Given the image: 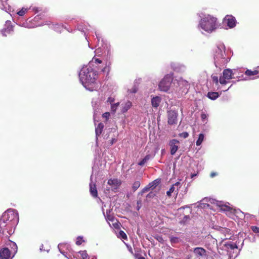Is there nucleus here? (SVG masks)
Masks as SVG:
<instances>
[{"mask_svg":"<svg viewBox=\"0 0 259 259\" xmlns=\"http://www.w3.org/2000/svg\"><path fill=\"white\" fill-rule=\"evenodd\" d=\"M103 214L104 215V217L108 216V214H111V211L110 210H106V214H105L104 212H103Z\"/></svg>","mask_w":259,"mask_h":259,"instance_id":"nucleus-45","label":"nucleus"},{"mask_svg":"<svg viewBox=\"0 0 259 259\" xmlns=\"http://www.w3.org/2000/svg\"><path fill=\"white\" fill-rule=\"evenodd\" d=\"M78 253L80 254L81 259H89V256L86 250L80 251Z\"/></svg>","mask_w":259,"mask_h":259,"instance_id":"nucleus-26","label":"nucleus"},{"mask_svg":"<svg viewBox=\"0 0 259 259\" xmlns=\"http://www.w3.org/2000/svg\"><path fill=\"white\" fill-rule=\"evenodd\" d=\"M13 31V26L11 24V21H6L5 27L1 30V33L2 35L6 37L8 35L12 34Z\"/></svg>","mask_w":259,"mask_h":259,"instance_id":"nucleus-10","label":"nucleus"},{"mask_svg":"<svg viewBox=\"0 0 259 259\" xmlns=\"http://www.w3.org/2000/svg\"><path fill=\"white\" fill-rule=\"evenodd\" d=\"M196 176V174H192L191 175V178H193Z\"/></svg>","mask_w":259,"mask_h":259,"instance_id":"nucleus-55","label":"nucleus"},{"mask_svg":"<svg viewBox=\"0 0 259 259\" xmlns=\"http://www.w3.org/2000/svg\"><path fill=\"white\" fill-rule=\"evenodd\" d=\"M105 218L110 226L111 225L110 222H111L115 228H117L119 227V225L116 220L112 214H108V216H105Z\"/></svg>","mask_w":259,"mask_h":259,"instance_id":"nucleus-19","label":"nucleus"},{"mask_svg":"<svg viewBox=\"0 0 259 259\" xmlns=\"http://www.w3.org/2000/svg\"><path fill=\"white\" fill-rule=\"evenodd\" d=\"M220 248H222V250L226 251L227 253L229 254V256L231 257H233V255L232 254V250L233 253L235 252V250L236 251L234 257L237 256L239 252V251H237L238 248L236 244L233 242L226 239L223 240L221 242L220 244Z\"/></svg>","mask_w":259,"mask_h":259,"instance_id":"nucleus-5","label":"nucleus"},{"mask_svg":"<svg viewBox=\"0 0 259 259\" xmlns=\"http://www.w3.org/2000/svg\"><path fill=\"white\" fill-rule=\"evenodd\" d=\"M138 163L140 165H141V166L145 164V163H142V162Z\"/></svg>","mask_w":259,"mask_h":259,"instance_id":"nucleus-57","label":"nucleus"},{"mask_svg":"<svg viewBox=\"0 0 259 259\" xmlns=\"http://www.w3.org/2000/svg\"><path fill=\"white\" fill-rule=\"evenodd\" d=\"M93 60H94V61L96 63L100 64L102 62V60L98 58H94Z\"/></svg>","mask_w":259,"mask_h":259,"instance_id":"nucleus-40","label":"nucleus"},{"mask_svg":"<svg viewBox=\"0 0 259 259\" xmlns=\"http://www.w3.org/2000/svg\"><path fill=\"white\" fill-rule=\"evenodd\" d=\"M102 71L103 72H104V71H105V67H104V68L102 70Z\"/></svg>","mask_w":259,"mask_h":259,"instance_id":"nucleus-60","label":"nucleus"},{"mask_svg":"<svg viewBox=\"0 0 259 259\" xmlns=\"http://www.w3.org/2000/svg\"><path fill=\"white\" fill-rule=\"evenodd\" d=\"M199 26L204 31L211 32L217 28V19L211 15H208L201 19Z\"/></svg>","mask_w":259,"mask_h":259,"instance_id":"nucleus-3","label":"nucleus"},{"mask_svg":"<svg viewBox=\"0 0 259 259\" xmlns=\"http://www.w3.org/2000/svg\"><path fill=\"white\" fill-rule=\"evenodd\" d=\"M182 186V184L179 182H176L175 184H173L170 188L168 191L166 192V195L168 197H170L171 196L172 193H174L176 195L178 194V190Z\"/></svg>","mask_w":259,"mask_h":259,"instance_id":"nucleus-12","label":"nucleus"},{"mask_svg":"<svg viewBox=\"0 0 259 259\" xmlns=\"http://www.w3.org/2000/svg\"><path fill=\"white\" fill-rule=\"evenodd\" d=\"M187 207H189V206L188 205H186L185 206L181 207L179 209L181 210V209H185V208H187Z\"/></svg>","mask_w":259,"mask_h":259,"instance_id":"nucleus-47","label":"nucleus"},{"mask_svg":"<svg viewBox=\"0 0 259 259\" xmlns=\"http://www.w3.org/2000/svg\"><path fill=\"white\" fill-rule=\"evenodd\" d=\"M219 96V94L218 92H209L207 93V97L212 100H215Z\"/></svg>","mask_w":259,"mask_h":259,"instance_id":"nucleus-23","label":"nucleus"},{"mask_svg":"<svg viewBox=\"0 0 259 259\" xmlns=\"http://www.w3.org/2000/svg\"><path fill=\"white\" fill-rule=\"evenodd\" d=\"M178 113L175 110H169L167 111V122L169 125L176 124L178 121Z\"/></svg>","mask_w":259,"mask_h":259,"instance_id":"nucleus-9","label":"nucleus"},{"mask_svg":"<svg viewBox=\"0 0 259 259\" xmlns=\"http://www.w3.org/2000/svg\"><path fill=\"white\" fill-rule=\"evenodd\" d=\"M138 91V87L134 85L131 89L128 90V92L129 93H136Z\"/></svg>","mask_w":259,"mask_h":259,"instance_id":"nucleus-33","label":"nucleus"},{"mask_svg":"<svg viewBox=\"0 0 259 259\" xmlns=\"http://www.w3.org/2000/svg\"><path fill=\"white\" fill-rule=\"evenodd\" d=\"M225 20L227 21V25L230 28H233L236 25V19L235 17L232 16L227 15L225 18Z\"/></svg>","mask_w":259,"mask_h":259,"instance_id":"nucleus-18","label":"nucleus"},{"mask_svg":"<svg viewBox=\"0 0 259 259\" xmlns=\"http://www.w3.org/2000/svg\"><path fill=\"white\" fill-rule=\"evenodd\" d=\"M119 235L120 237H121L123 239H125L127 238L126 234L122 231H120L119 232Z\"/></svg>","mask_w":259,"mask_h":259,"instance_id":"nucleus-39","label":"nucleus"},{"mask_svg":"<svg viewBox=\"0 0 259 259\" xmlns=\"http://www.w3.org/2000/svg\"><path fill=\"white\" fill-rule=\"evenodd\" d=\"M102 164L101 163H94V164L93 165L92 168H93V172L91 176H94V175H97L99 172V166H102Z\"/></svg>","mask_w":259,"mask_h":259,"instance_id":"nucleus-22","label":"nucleus"},{"mask_svg":"<svg viewBox=\"0 0 259 259\" xmlns=\"http://www.w3.org/2000/svg\"><path fill=\"white\" fill-rule=\"evenodd\" d=\"M58 248L60 252L64 256L67 257L66 254H67L68 251H70V245L67 243H60L58 245Z\"/></svg>","mask_w":259,"mask_h":259,"instance_id":"nucleus-15","label":"nucleus"},{"mask_svg":"<svg viewBox=\"0 0 259 259\" xmlns=\"http://www.w3.org/2000/svg\"><path fill=\"white\" fill-rule=\"evenodd\" d=\"M173 78L170 74L166 75L159 83V89L160 91L167 92L170 88Z\"/></svg>","mask_w":259,"mask_h":259,"instance_id":"nucleus-6","label":"nucleus"},{"mask_svg":"<svg viewBox=\"0 0 259 259\" xmlns=\"http://www.w3.org/2000/svg\"><path fill=\"white\" fill-rule=\"evenodd\" d=\"M173 169L174 170V172H176V163H173Z\"/></svg>","mask_w":259,"mask_h":259,"instance_id":"nucleus-50","label":"nucleus"},{"mask_svg":"<svg viewBox=\"0 0 259 259\" xmlns=\"http://www.w3.org/2000/svg\"><path fill=\"white\" fill-rule=\"evenodd\" d=\"M218 49L221 54L219 55V53L218 55H215V59L218 64L221 66L226 64L228 62V58L225 57V52L223 53L219 48Z\"/></svg>","mask_w":259,"mask_h":259,"instance_id":"nucleus-13","label":"nucleus"},{"mask_svg":"<svg viewBox=\"0 0 259 259\" xmlns=\"http://www.w3.org/2000/svg\"><path fill=\"white\" fill-rule=\"evenodd\" d=\"M218 205L221 207V209L224 211H228L230 209V207L229 206L223 204L222 202H220Z\"/></svg>","mask_w":259,"mask_h":259,"instance_id":"nucleus-30","label":"nucleus"},{"mask_svg":"<svg viewBox=\"0 0 259 259\" xmlns=\"http://www.w3.org/2000/svg\"><path fill=\"white\" fill-rule=\"evenodd\" d=\"M43 248H44V245L42 244V245H41V246L40 247V249H40V251H42V250H44Z\"/></svg>","mask_w":259,"mask_h":259,"instance_id":"nucleus-54","label":"nucleus"},{"mask_svg":"<svg viewBox=\"0 0 259 259\" xmlns=\"http://www.w3.org/2000/svg\"><path fill=\"white\" fill-rule=\"evenodd\" d=\"M159 149V148L158 147V146H157L156 148V150H158Z\"/></svg>","mask_w":259,"mask_h":259,"instance_id":"nucleus-61","label":"nucleus"},{"mask_svg":"<svg viewBox=\"0 0 259 259\" xmlns=\"http://www.w3.org/2000/svg\"><path fill=\"white\" fill-rule=\"evenodd\" d=\"M179 136L180 137H182L183 138H186L189 136V134H188V133H187L186 132H183L179 134Z\"/></svg>","mask_w":259,"mask_h":259,"instance_id":"nucleus-37","label":"nucleus"},{"mask_svg":"<svg viewBox=\"0 0 259 259\" xmlns=\"http://www.w3.org/2000/svg\"><path fill=\"white\" fill-rule=\"evenodd\" d=\"M150 156L149 155H146L141 162H145L146 161L148 160L150 158Z\"/></svg>","mask_w":259,"mask_h":259,"instance_id":"nucleus-43","label":"nucleus"},{"mask_svg":"<svg viewBox=\"0 0 259 259\" xmlns=\"http://www.w3.org/2000/svg\"><path fill=\"white\" fill-rule=\"evenodd\" d=\"M140 183L139 181H136V182H135L133 185V187H132V188L134 190V191H135L136 190H137L140 187Z\"/></svg>","mask_w":259,"mask_h":259,"instance_id":"nucleus-32","label":"nucleus"},{"mask_svg":"<svg viewBox=\"0 0 259 259\" xmlns=\"http://www.w3.org/2000/svg\"><path fill=\"white\" fill-rule=\"evenodd\" d=\"M138 259H145V258L143 256H140L139 257H138Z\"/></svg>","mask_w":259,"mask_h":259,"instance_id":"nucleus-58","label":"nucleus"},{"mask_svg":"<svg viewBox=\"0 0 259 259\" xmlns=\"http://www.w3.org/2000/svg\"><path fill=\"white\" fill-rule=\"evenodd\" d=\"M194 253L197 257L205 256L206 254V251L202 247H196L193 250Z\"/></svg>","mask_w":259,"mask_h":259,"instance_id":"nucleus-20","label":"nucleus"},{"mask_svg":"<svg viewBox=\"0 0 259 259\" xmlns=\"http://www.w3.org/2000/svg\"><path fill=\"white\" fill-rule=\"evenodd\" d=\"M211 78H212V80L213 82L214 83H215V84L216 85H218V83H219V80L218 79V76L212 75L211 76Z\"/></svg>","mask_w":259,"mask_h":259,"instance_id":"nucleus-36","label":"nucleus"},{"mask_svg":"<svg viewBox=\"0 0 259 259\" xmlns=\"http://www.w3.org/2000/svg\"><path fill=\"white\" fill-rule=\"evenodd\" d=\"M158 181L157 180L153 181L152 182L149 184L148 186L145 187L139 193V194L143 195L145 192H148L150 188L154 189L156 187V186L158 185Z\"/></svg>","mask_w":259,"mask_h":259,"instance_id":"nucleus-17","label":"nucleus"},{"mask_svg":"<svg viewBox=\"0 0 259 259\" xmlns=\"http://www.w3.org/2000/svg\"><path fill=\"white\" fill-rule=\"evenodd\" d=\"M19 222V215L17 210L8 209L0 218V233L7 237L14 232V227Z\"/></svg>","mask_w":259,"mask_h":259,"instance_id":"nucleus-1","label":"nucleus"},{"mask_svg":"<svg viewBox=\"0 0 259 259\" xmlns=\"http://www.w3.org/2000/svg\"><path fill=\"white\" fill-rule=\"evenodd\" d=\"M104 128V124L102 123L98 124L97 127L96 128V134L97 136H99L101 134L103 129Z\"/></svg>","mask_w":259,"mask_h":259,"instance_id":"nucleus-25","label":"nucleus"},{"mask_svg":"<svg viewBox=\"0 0 259 259\" xmlns=\"http://www.w3.org/2000/svg\"><path fill=\"white\" fill-rule=\"evenodd\" d=\"M132 105V104L131 101H127L126 102L122 107V112L123 113L127 112V110L131 107Z\"/></svg>","mask_w":259,"mask_h":259,"instance_id":"nucleus-24","label":"nucleus"},{"mask_svg":"<svg viewBox=\"0 0 259 259\" xmlns=\"http://www.w3.org/2000/svg\"><path fill=\"white\" fill-rule=\"evenodd\" d=\"M234 73L231 69H225L223 71V75L220 77L219 82L221 84L225 85L228 82L227 80H230L234 77Z\"/></svg>","mask_w":259,"mask_h":259,"instance_id":"nucleus-8","label":"nucleus"},{"mask_svg":"<svg viewBox=\"0 0 259 259\" xmlns=\"http://www.w3.org/2000/svg\"><path fill=\"white\" fill-rule=\"evenodd\" d=\"M140 203H141V201H138V202H137V204H138V205H139V204H140ZM140 206H139V205H138V206H137V210H139V209H140Z\"/></svg>","mask_w":259,"mask_h":259,"instance_id":"nucleus-49","label":"nucleus"},{"mask_svg":"<svg viewBox=\"0 0 259 259\" xmlns=\"http://www.w3.org/2000/svg\"><path fill=\"white\" fill-rule=\"evenodd\" d=\"M128 250L130 251H131V252H132V248L131 247H128Z\"/></svg>","mask_w":259,"mask_h":259,"instance_id":"nucleus-56","label":"nucleus"},{"mask_svg":"<svg viewBox=\"0 0 259 259\" xmlns=\"http://www.w3.org/2000/svg\"><path fill=\"white\" fill-rule=\"evenodd\" d=\"M204 136L203 134H200L199 135L198 139H197V140L196 141V145L197 146H199L202 144V143L204 140Z\"/></svg>","mask_w":259,"mask_h":259,"instance_id":"nucleus-28","label":"nucleus"},{"mask_svg":"<svg viewBox=\"0 0 259 259\" xmlns=\"http://www.w3.org/2000/svg\"><path fill=\"white\" fill-rule=\"evenodd\" d=\"M108 101L110 102L111 103L113 102V99L111 98H109L108 99Z\"/></svg>","mask_w":259,"mask_h":259,"instance_id":"nucleus-48","label":"nucleus"},{"mask_svg":"<svg viewBox=\"0 0 259 259\" xmlns=\"http://www.w3.org/2000/svg\"><path fill=\"white\" fill-rule=\"evenodd\" d=\"M27 11V10L26 9L23 8L21 10L17 12V14L20 16H22L26 13Z\"/></svg>","mask_w":259,"mask_h":259,"instance_id":"nucleus-34","label":"nucleus"},{"mask_svg":"<svg viewBox=\"0 0 259 259\" xmlns=\"http://www.w3.org/2000/svg\"><path fill=\"white\" fill-rule=\"evenodd\" d=\"M117 139L116 138H112L111 140L110 141V144L112 145L115 142H116Z\"/></svg>","mask_w":259,"mask_h":259,"instance_id":"nucleus-44","label":"nucleus"},{"mask_svg":"<svg viewBox=\"0 0 259 259\" xmlns=\"http://www.w3.org/2000/svg\"><path fill=\"white\" fill-rule=\"evenodd\" d=\"M152 196H153V194L152 193H149V194L147 196V197H152Z\"/></svg>","mask_w":259,"mask_h":259,"instance_id":"nucleus-52","label":"nucleus"},{"mask_svg":"<svg viewBox=\"0 0 259 259\" xmlns=\"http://www.w3.org/2000/svg\"><path fill=\"white\" fill-rule=\"evenodd\" d=\"M90 183V192L91 195L94 198L98 197V191L95 182L93 180V176H91Z\"/></svg>","mask_w":259,"mask_h":259,"instance_id":"nucleus-14","label":"nucleus"},{"mask_svg":"<svg viewBox=\"0 0 259 259\" xmlns=\"http://www.w3.org/2000/svg\"><path fill=\"white\" fill-rule=\"evenodd\" d=\"M183 82H184V84H185V85H186V86H188V85H189V83H188L187 81H183Z\"/></svg>","mask_w":259,"mask_h":259,"instance_id":"nucleus-51","label":"nucleus"},{"mask_svg":"<svg viewBox=\"0 0 259 259\" xmlns=\"http://www.w3.org/2000/svg\"><path fill=\"white\" fill-rule=\"evenodd\" d=\"M110 115V113L107 112H105V113L103 114L102 117H103V118H105L106 120L107 121V120H108Z\"/></svg>","mask_w":259,"mask_h":259,"instance_id":"nucleus-38","label":"nucleus"},{"mask_svg":"<svg viewBox=\"0 0 259 259\" xmlns=\"http://www.w3.org/2000/svg\"><path fill=\"white\" fill-rule=\"evenodd\" d=\"M7 245L11 248L10 250L8 247H4L0 250V259H12L17 252L18 247L16 243L9 241Z\"/></svg>","mask_w":259,"mask_h":259,"instance_id":"nucleus-4","label":"nucleus"},{"mask_svg":"<svg viewBox=\"0 0 259 259\" xmlns=\"http://www.w3.org/2000/svg\"><path fill=\"white\" fill-rule=\"evenodd\" d=\"M170 241L172 244H176L178 243H179L181 241V239L180 238L177 237H174V236H170Z\"/></svg>","mask_w":259,"mask_h":259,"instance_id":"nucleus-27","label":"nucleus"},{"mask_svg":"<svg viewBox=\"0 0 259 259\" xmlns=\"http://www.w3.org/2000/svg\"><path fill=\"white\" fill-rule=\"evenodd\" d=\"M92 63L83 66L79 73V77L83 85L90 91H93L97 88L96 80L98 74L92 68Z\"/></svg>","mask_w":259,"mask_h":259,"instance_id":"nucleus-2","label":"nucleus"},{"mask_svg":"<svg viewBox=\"0 0 259 259\" xmlns=\"http://www.w3.org/2000/svg\"><path fill=\"white\" fill-rule=\"evenodd\" d=\"M85 242V240L83 239V237L82 236H78L76 238V244L77 245H80L82 242Z\"/></svg>","mask_w":259,"mask_h":259,"instance_id":"nucleus-31","label":"nucleus"},{"mask_svg":"<svg viewBox=\"0 0 259 259\" xmlns=\"http://www.w3.org/2000/svg\"><path fill=\"white\" fill-rule=\"evenodd\" d=\"M179 143V141L176 139H172L169 142V145L170 148V154L174 155L178 149V144Z\"/></svg>","mask_w":259,"mask_h":259,"instance_id":"nucleus-16","label":"nucleus"},{"mask_svg":"<svg viewBox=\"0 0 259 259\" xmlns=\"http://www.w3.org/2000/svg\"><path fill=\"white\" fill-rule=\"evenodd\" d=\"M205 245L210 250L217 246V240L211 235H208L205 238Z\"/></svg>","mask_w":259,"mask_h":259,"instance_id":"nucleus-11","label":"nucleus"},{"mask_svg":"<svg viewBox=\"0 0 259 259\" xmlns=\"http://www.w3.org/2000/svg\"><path fill=\"white\" fill-rule=\"evenodd\" d=\"M217 175V174L216 172H212L211 174H210V177L211 178H213L214 177H215V176Z\"/></svg>","mask_w":259,"mask_h":259,"instance_id":"nucleus-46","label":"nucleus"},{"mask_svg":"<svg viewBox=\"0 0 259 259\" xmlns=\"http://www.w3.org/2000/svg\"><path fill=\"white\" fill-rule=\"evenodd\" d=\"M121 182L118 179H110L108 180L106 187L107 191H111L116 192L118 190Z\"/></svg>","mask_w":259,"mask_h":259,"instance_id":"nucleus-7","label":"nucleus"},{"mask_svg":"<svg viewBox=\"0 0 259 259\" xmlns=\"http://www.w3.org/2000/svg\"><path fill=\"white\" fill-rule=\"evenodd\" d=\"M160 102H161V99L160 97H159L158 96L153 97L151 99V104H152V107H153L154 108H157L159 106Z\"/></svg>","mask_w":259,"mask_h":259,"instance_id":"nucleus-21","label":"nucleus"},{"mask_svg":"<svg viewBox=\"0 0 259 259\" xmlns=\"http://www.w3.org/2000/svg\"><path fill=\"white\" fill-rule=\"evenodd\" d=\"M187 192V188H186V190H185L184 194H186Z\"/></svg>","mask_w":259,"mask_h":259,"instance_id":"nucleus-59","label":"nucleus"},{"mask_svg":"<svg viewBox=\"0 0 259 259\" xmlns=\"http://www.w3.org/2000/svg\"><path fill=\"white\" fill-rule=\"evenodd\" d=\"M201 117L202 120H204L207 118V115L206 114L202 113L201 114Z\"/></svg>","mask_w":259,"mask_h":259,"instance_id":"nucleus-42","label":"nucleus"},{"mask_svg":"<svg viewBox=\"0 0 259 259\" xmlns=\"http://www.w3.org/2000/svg\"><path fill=\"white\" fill-rule=\"evenodd\" d=\"M190 220V217L189 215H185L183 219L182 220V223L183 224L187 223L188 221Z\"/></svg>","mask_w":259,"mask_h":259,"instance_id":"nucleus-35","label":"nucleus"},{"mask_svg":"<svg viewBox=\"0 0 259 259\" xmlns=\"http://www.w3.org/2000/svg\"><path fill=\"white\" fill-rule=\"evenodd\" d=\"M250 241L252 242H254L255 241V237H253L251 239H250Z\"/></svg>","mask_w":259,"mask_h":259,"instance_id":"nucleus-53","label":"nucleus"},{"mask_svg":"<svg viewBox=\"0 0 259 259\" xmlns=\"http://www.w3.org/2000/svg\"><path fill=\"white\" fill-rule=\"evenodd\" d=\"M253 233L259 236V227L255 226H251L250 227Z\"/></svg>","mask_w":259,"mask_h":259,"instance_id":"nucleus-29","label":"nucleus"},{"mask_svg":"<svg viewBox=\"0 0 259 259\" xmlns=\"http://www.w3.org/2000/svg\"><path fill=\"white\" fill-rule=\"evenodd\" d=\"M119 104V103H116L115 105H112L111 106L112 110H113V111H115L116 109V107H117V106H118Z\"/></svg>","mask_w":259,"mask_h":259,"instance_id":"nucleus-41","label":"nucleus"}]
</instances>
